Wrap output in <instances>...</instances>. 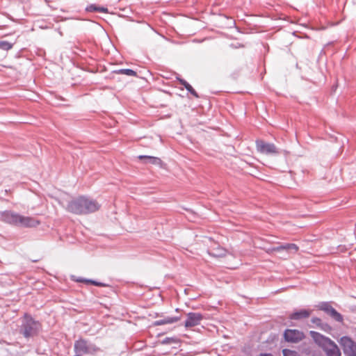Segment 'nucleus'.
<instances>
[{
  "label": "nucleus",
  "mask_w": 356,
  "mask_h": 356,
  "mask_svg": "<svg viewBox=\"0 0 356 356\" xmlns=\"http://www.w3.org/2000/svg\"><path fill=\"white\" fill-rule=\"evenodd\" d=\"M99 208L100 204L96 200L81 196L70 201L66 209L74 214L86 215L98 211Z\"/></svg>",
  "instance_id": "f257e3e1"
},
{
  "label": "nucleus",
  "mask_w": 356,
  "mask_h": 356,
  "mask_svg": "<svg viewBox=\"0 0 356 356\" xmlns=\"http://www.w3.org/2000/svg\"><path fill=\"white\" fill-rule=\"evenodd\" d=\"M309 333L315 343L323 349L327 356H341L339 348L329 338L314 331H310Z\"/></svg>",
  "instance_id": "f03ea898"
},
{
  "label": "nucleus",
  "mask_w": 356,
  "mask_h": 356,
  "mask_svg": "<svg viewBox=\"0 0 356 356\" xmlns=\"http://www.w3.org/2000/svg\"><path fill=\"white\" fill-rule=\"evenodd\" d=\"M40 329V324L33 320L29 316H25L24 321L22 325V333L25 337H30L37 333Z\"/></svg>",
  "instance_id": "7ed1b4c3"
},
{
  "label": "nucleus",
  "mask_w": 356,
  "mask_h": 356,
  "mask_svg": "<svg viewBox=\"0 0 356 356\" xmlns=\"http://www.w3.org/2000/svg\"><path fill=\"white\" fill-rule=\"evenodd\" d=\"M75 352L78 354H90L97 350V348L83 339H79L74 343Z\"/></svg>",
  "instance_id": "20e7f679"
},
{
  "label": "nucleus",
  "mask_w": 356,
  "mask_h": 356,
  "mask_svg": "<svg viewBox=\"0 0 356 356\" xmlns=\"http://www.w3.org/2000/svg\"><path fill=\"white\" fill-rule=\"evenodd\" d=\"M345 354L356 356V343L348 337H343L339 341Z\"/></svg>",
  "instance_id": "39448f33"
},
{
  "label": "nucleus",
  "mask_w": 356,
  "mask_h": 356,
  "mask_svg": "<svg viewBox=\"0 0 356 356\" xmlns=\"http://www.w3.org/2000/svg\"><path fill=\"white\" fill-rule=\"evenodd\" d=\"M257 149L266 154H277L280 152L277 149L274 144L265 143L263 140H257L256 142Z\"/></svg>",
  "instance_id": "423d86ee"
},
{
  "label": "nucleus",
  "mask_w": 356,
  "mask_h": 356,
  "mask_svg": "<svg viewBox=\"0 0 356 356\" xmlns=\"http://www.w3.org/2000/svg\"><path fill=\"white\" fill-rule=\"evenodd\" d=\"M319 308L320 309L326 312L337 321L341 322L343 321L342 316L327 302L321 303L319 306Z\"/></svg>",
  "instance_id": "0eeeda50"
},
{
  "label": "nucleus",
  "mask_w": 356,
  "mask_h": 356,
  "mask_svg": "<svg viewBox=\"0 0 356 356\" xmlns=\"http://www.w3.org/2000/svg\"><path fill=\"white\" fill-rule=\"evenodd\" d=\"M287 341L298 342L304 338V334L297 330H286L284 334Z\"/></svg>",
  "instance_id": "6e6552de"
},
{
  "label": "nucleus",
  "mask_w": 356,
  "mask_h": 356,
  "mask_svg": "<svg viewBox=\"0 0 356 356\" xmlns=\"http://www.w3.org/2000/svg\"><path fill=\"white\" fill-rule=\"evenodd\" d=\"M202 320V315L200 313L191 312L187 314V318L184 325L186 327H191L197 325Z\"/></svg>",
  "instance_id": "1a4fd4ad"
},
{
  "label": "nucleus",
  "mask_w": 356,
  "mask_h": 356,
  "mask_svg": "<svg viewBox=\"0 0 356 356\" xmlns=\"http://www.w3.org/2000/svg\"><path fill=\"white\" fill-rule=\"evenodd\" d=\"M209 254L215 257H222L227 254V250L221 248L218 243L213 242L208 249Z\"/></svg>",
  "instance_id": "9d476101"
},
{
  "label": "nucleus",
  "mask_w": 356,
  "mask_h": 356,
  "mask_svg": "<svg viewBox=\"0 0 356 356\" xmlns=\"http://www.w3.org/2000/svg\"><path fill=\"white\" fill-rule=\"evenodd\" d=\"M0 218L3 221L6 222L18 225L20 216L10 211H4L1 213Z\"/></svg>",
  "instance_id": "9b49d317"
},
{
  "label": "nucleus",
  "mask_w": 356,
  "mask_h": 356,
  "mask_svg": "<svg viewBox=\"0 0 356 356\" xmlns=\"http://www.w3.org/2000/svg\"><path fill=\"white\" fill-rule=\"evenodd\" d=\"M38 225H39V221L35 218L20 216V219L19 220L17 225L33 227L37 226Z\"/></svg>",
  "instance_id": "f8f14e48"
},
{
  "label": "nucleus",
  "mask_w": 356,
  "mask_h": 356,
  "mask_svg": "<svg viewBox=\"0 0 356 356\" xmlns=\"http://www.w3.org/2000/svg\"><path fill=\"white\" fill-rule=\"evenodd\" d=\"M273 251L280 252L281 250H286L289 253H296L298 250V247L294 243H286L273 248Z\"/></svg>",
  "instance_id": "ddd939ff"
},
{
  "label": "nucleus",
  "mask_w": 356,
  "mask_h": 356,
  "mask_svg": "<svg viewBox=\"0 0 356 356\" xmlns=\"http://www.w3.org/2000/svg\"><path fill=\"white\" fill-rule=\"evenodd\" d=\"M311 312L307 309H302L291 314L290 318L293 320H300L308 318Z\"/></svg>",
  "instance_id": "4468645a"
},
{
  "label": "nucleus",
  "mask_w": 356,
  "mask_h": 356,
  "mask_svg": "<svg viewBox=\"0 0 356 356\" xmlns=\"http://www.w3.org/2000/svg\"><path fill=\"white\" fill-rule=\"evenodd\" d=\"M138 159H146L148 160V163H149L151 164L159 165V166H161V167H162V165H163L162 161L159 158H158V157L140 155V156H138Z\"/></svg>",
  "instance_id": "2eb2a0df"
},
{
  "label": "nucleus",
  "mask_w": 356,
  "mask_h": 356,
  "mask_svg": "<svg viewBox=\"0 0 356 356\" xmlns=\"http://www.w3.org/2000/svg\"><path fill=\"white\" fill-rule=\"evenodd\" d=\"M179 320V317H167L164 319L155 321L154 325H161L164 324H171L177 322Z\"/></svg>",
  "instance_id": "dca6fc26"
},
{
  "label": "nucleus",
  "mask_w": 356,
  "mask_h": 356,
  "mask_svg": "<svg viewBox=\"0 0 356 356\" xmlns=\"http://www.w3.org/2000/svg\"><path fill=\"white\" fill-rule=\"evenodd\" d=\"M180 83L186 88V89L193 96L195 97H198V95L195 92V90L193 88V87L188 83L186 81L181 79Z\"/></svg>",
  "instance_id": "f3484780"
},
{
  "label": "nucleus",
  "mask_w": 356,
  "mask_h": 356,
  "mask_svg": "<svg viewBox=\"0 0 356 356\" xmlns=\"http://www.w3.org/2000/svg\"><path fill=\"white\" fill-rule=\"evenodd\" d=\"M312 322L314 323H316L317 325H321L322 329L324 330L325 331H328L330 330V327L327 324H322L319 318H314L312 319Z\"/></svg>",
  "instance_id": "a211bd4d"
},
{
  "label": "nucleus",
  "mask_w": 356,
  "mask_h": 356,
  "mask_svg": "<svg viewBox=\"0 0 356 356\" xmlns=\"http://www.w3.org/2000/svg\"><path fill=\"white\" fill-rule=\"evenodd\" d=\"M119 74H126L127 76H136V73L130 69H122L117 72Z\"/></svg>",
  "instance_id": "6ab92c4d"
},
{
  "label": "nucleus",
  "mask_w": 356,
  "mask_h": 356,
  "mask_svg": "<svg viewBox=\"0 0 356 356\" xmlns=\"http://www.w3.org/2000/svg\"><path fill=\"white\" fill-rule=\"evenodd\" d=\"M13 45L12 44L6 42V41H1L0 42V48L4 50H9L12 48Z\"/></svg>",
  "instance_id": "aec40b11"
},
{
  "label": "nucleus",
  "mask_w": 356,
  "mask_h": 356,
  "mask_svg": "<svg viewBox=\"0 0 356 356\" xmlns=\"http://www.w3.org/2000/svg\"><path fill=\"white\" fill-rule=\"evenodd\" d=\"M284 356H298L297 353L293 350H290L288 349H284L282 350Z\"/></svg>",
  "instance_id": "412c9836"
},
{
  "label": "nucleus",
  "mask_w": 356,
  "mask_h": 356,
  "mask_svg": "<svg viewBox=\"0 0 356 356\" xmlns=\"http://www.w3.org/2000/svg\"><path fill=\"white\" fill-rule=\"evenodd\" d=\"M98 7L95 5H90L87 8L88 11H97Z\"/></svg>",
  "instance_id": "4be33fe9"
},
{
  "label": "nucleus",
  "mask_w": 356,
  "mask_h": 356,
  "mask_svg": "<svg viewBox=\"0 0 356 356\" xmlns=\"http://www.w3.org/2000/svg\"><path fill=\"white\" fill-rule=\"evenodd\" d=\"M97 11H100L102 13H108V9L104 7H98Z\"/></svg>",
  "instance_id": "5701e85b"
},
{
  "label": "nucleus",
  "mask_w": 356,
  "mask_h": 356,
  "mask_svg": "<svg viewBox=\"0 0 356 356\" xmlns=\"http://www.w3.org/2000/svg\"><path fill=\"white\" fill-rule=\"evenodd\" d=\"M85 282H90V283H92V284H95V285H99L98 283H97V282H94V281H92V280H85Z\"/></svg>",
  "instance_id": "b1692460"
},
{
  "label": "nucleus",
  "mask_w": 356,
  "mask_h": 356,
  "mask_svg": "<svg viewBox=\"0 0 356 356\" xmlns=\"http://www.w3.org/2000/svg\"><path fill=\"white\" fill-rule=\"evenodd\" d=\"M261 356H272V355L270 354H263V355H261Z\"/></svg>",
  "instance_id": "393cba45"
},
{
  "label": "nucleus",
  "mask_w": 356,
  "mask_h": 356,
  "mask_svg": "<svg viewBox=\"0 0 356 356\" xmlns=\"http://www.w3.org/2000/svg\"><path fill=\"white\" fill-rule=\"evenodd\" d=\"M77 281H78V282H83V280H78Z\"/></svg>",
  "instance_id": "a878e982"
}]
</instances>
